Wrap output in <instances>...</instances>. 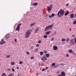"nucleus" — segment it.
Returning a JSON list of instances; mask_svg holds the SVG:
<instances>
[{
  "mask_svg": "<svg viewBox=\"0 0 76 76\" xmlns=\"http://www.w3.org/2000/svg\"><path fill=\"white\" fill-rule=\"evenodd\" d=\"M64 14V10L61 9L58 11L57 13V15L59 18H61V16H63Z\"/></svg>",
  "mask_w": 76,
  "mask_h": 76,
  "instance_id": "1",
  "label": "nucleus"
},
{
  "mask_svg": "<svg viewBox=\"0 0 76 76\" xmlns=\"http://www.w3.org/2000/svg\"><path fill=\"white\" fill-rule=\"evenodd\" d=\"M31 34V30L29 29L26 32V33L25 35V38H28L29 37V36L30 35V34Z\"/></svg>",
  "mask_w": 76,
  "mask_h": 76,
  "instance_id": "2",
  "label": "nucleus"
},
{
  "mask_svg": "<svg viewBox=\"0 0 76 76\" xmlns=\"http://www.w3.org/2000/svg\"><path fill=\"white\" fill-rule=\"evenodd\" d=\"M53 24L51 25H50L46 27L44 29L45 31H49L50 29H51V28L53 27Z\"/></svg>",
  "mask_w": 76,
  "mask_h": 76,
  "instance_id": "3",
  "label": "nucleus"
},
{
  "mask_svg": "<svg viewBox=\"0 0 76 76\" xmlns=\"http://www.w3.org/2000/svg\"><path fill=\"white\" fill-rule=\"evenodd\" d=\"M66 76V73L64 72H62L61 74H58L57 76Z\"/></svg>",
  "mask_w": 76,
  "mask_h": 76,
  "instance_id": "4",
  "label": "nucleus"
},
{
  "mask_svg": "<svg viewBox=\"0 0 76 76\" xmlns=\"http://www.w3.org/2000/svg\"><path fill=\"white\" fill-rule=\"evenodd\" d=\"M21 25H22V23H21L18 25L17 27V28L16 29V31H19V29H20V27Z\"/></svg>",
  "mask_w": 76,
  "mask_h": 76,
  "instance_id": "5",
  "label": "nucleus"
},
{
  "mask_svg": "<svg viewBox=\"0 0 76 76\" xmlns=\"http://www.w3.org/2000/svg\"><path fill=\"white\" fill-rule=\"evenodd\" d=\"M52 8H53V5H52V4H50V6L48 7V12H50Z\"/></svg>",
  "mask_w": 76,
  "mask_h": 76,
  "instance_id": "6",
  "label": "nucleus"
},
{
  "mask_svg": "<svg viewBox=\"0 0 76 76\" xmlns=\"http://www.w3.org/2000/svg\"><path fill=\"white\" fill-rule=\"evenodd\" d=\"M53 49L54 50H58V47L57 46L54 45L53 47Z\"/></svg>",
  "mask_w": 76,
  "mask_h": 76,
  "instance_id": "7",
  "label": "nucleus"
},
{
  "mask_svg": "<svg viewBox=\"0 0 76 76\" xmlns=\"http://www.w3.org/2000/svg\"><path fill=\"white\" fill-rule=\"evenodd\" d=\"M47 58L45 56H43L41 58V60L43 61L44 60H47Z\"/></svg>",
  "mask_w": 76,
  "mask_h": 76,
  "instance_id": "8",
  "label": "nucleus"
},
{
  "mask_svg": "<svg viewBox=\"0 0 76 76\" xmlns=\"http://www.w3.org/2000/svg\"><path fill=\"white\" fill-rule=\"evenodd\" d=\"M38 30H39V28H37L34 31V34H36Z\"/></svg>",
  "mask_w": 76,
  "mask_h": 76,
  "instance_id": "9",
  "label": "nucleus"
},
{
  "mask_svg": "<svg viewBox=\"0 0 76 76\" xmlns=\"http://www.w3.org/2000/svg\"><path fill=\"white\" fill-rule=\"evenodd\" d=\"M4 42H4V40H3V39H2L1 40V42L0 43V45H2V44H4Z\"/></svg>",
  "mask_w": 76,
  "mask_h": 76,
  "instance_id": "10",
  "label": "nucleus"
},
{
  "mask_svg": "<svg viewBox=\"0 0 76 76\" xmlns=\"http://www.w3.org/2000/svg\"><path fill=\"white\" fill-rule=\"evenodd\" d=\"M74 17V14H72L70 15V18H73Z\"/></svg>",
  "mask_w": 76,
  "mask_h": 76,
  "instance_id": "11",
  "label": "nucleus"
},
{
  "mask_svg": "<svg viewBox=\"0 0 76 76\" xmlns=\"http://www.w3.org/2000/svg\"><path fill=\"white\" fill-rule=\"evenodd\" d=\"M70 42L72 44H73V45H74V44H75L74 42H73V39H72L70 41Z\"/></svg>",
  "mask_w": 76,
  "mask_h": 76,
  "instance_id": "12",
  "label": "nucleus"
},
{
  "mask_svg": "<svg viewBox=\"0 0 76 76\" xmlns=\"http://www.w3.org/2000/svg\"><path fill=\"white\" fill-rule=\"evenodd\" d=\"M50 34V31H47L45 33L46 35H49Z\"/></svg>",
  "mask_w": 76,
  "mask_h": 76,
  "instance_id": "13",
  "label": "nucleus"
},
{
  "mask_svg": "<svg viewBox=\"0 0 76 76\" xmlns=\"http://www.w3.org/2000/svg\"><path fill=\"white\" fill-rule=\"evenodd\" d=\"M69 13V11L66 12L65 14V16H67Z\"/></svg>",
  "mask_w": 76,
  "mask_h": 76,
  "instance_id": "14",
  "label": "nucleus"
},
{
  "mask_svg": "<svg viewBox=\"0 0 76 76\" xmlns=\"http://www.w3.org/2000/svg\"><path fill=\"white\" fill-rule=\"evenodd\" d=\"M46 57H47V58H48L49 57H50V54H46Z\"/></svg>",
  "mask_w": 76,
  "mask_h": 76,
  "instance_id": "15",
  "label": "nucleus"
},
{
  "mask_svg": "<svg viewBox=\"0 0 76 76\" xmlns=\"http://www.w3.org/2000/svg\"><path fill=\"white\" fill-rule=\"evenodd\" d=\"M38 4V3L37 2L36 3H34L33 4V6H37V5Z\"/></svg>",
  "mask_w": 76,
  "mask_h": 76,
  "instance_id": "16",
  "label": "nucleus"
},
{
  "mask_svg": "<svg viewBox=\"0 0 76 76\" xmlns=\"http://www.w3.org/2000/svg\"><path fill=\"white\" fill-rule=\"evenodd\" d=\"M69 53H73V51L72 50H70L68 51Z\"/></svg>",
  "mask_w": 76,
  "mask_h": 76,
  "instance_id": "17",
  "label": "nucleus"
},
{
  "mask_svg": "<svg viewBox=\"0 0 76 76\" xmlns=\"http://www.w3.org/2000/svg\"><path fill=\"white\" fill-rule=\"evenodd\" d=\"M1 76H6V75L5 74V73H3L1 75Z\"/></svg>",
  "mask_w": 76,
  "mask_h": 76,
  "instance_id": "18",
  "label": "nucleus"
},
{
  "mask_svg": "<svg viewBox=\"0 0 76 76\" xmlns=\"http://www.w3.org/2000/svg\"><path fill=\"white\" fill-rule=\"evenodd\" d=\"M65 41H66V39H61V41H62V42Z\"/></svg>",
  "mask_w": 76,
  "mask_h": 76,
  "instance_id": "19",
  "label": "nucleus"
},
{
  "mask_svg": "<svg viewBox=\"0 0 76 76\" xmlns=\"http://www.w3.org/2000/svg\"><path fill=\"white\" fill-rule=\"evenodd\" d=\"M48 36L47 35H45V36H44L43 37L44 38H47L48 37Z\"/></svg>",
  "mask_w": 76,
  "mask_h": 76,
  "instance_id": "20",
  "label": "nucleus"
},
{
  "mask_svg": "<svg viewBox=\"0 0 76 76\" xmlns=\"http://www.w3.org/2000/svg\"><path fill=\"white\" fill-rule=\"evenodd\" d=\"M9 34H7L6 36V38H9Z\"/></svg>",
  "mask_w": 76,
  "mask_h": 76,
  "instance_id": "21",
  "label": "nucleus"
},
{
  "mask_svg": "<svg viewBox=\"0 0 76 76\" xmlns=\"http://www.w3.org/2000/svg\"><path fill=\"white\" fill-rule=\"evenodd\" d=\"M40 54L42 56V55H43V52H40Z\"/></svg>",
  "mask_w": 76,
  "mask_h": 76,
  "instance_id": "22",
  "label": "nucleus"
},
{
  "mask_svg": "<svg viewBox=\"0 0 76 76\" xmlns=\"http://www.w3.org/2000/svg\"><path fill=\"white\" fill-rule=\"evenodd\" d=\"M76 20H75V21H74L73 22V24L74 25H75V24H76Z\"/></svg>",
  "mask_w": 76,
  "mask_h": 76,
  "instance_id": "23",
  "label": "nucleus"
},
{
  "mask_svg": "<svg viewBox=\"0 0 76 76\" xmlns=\"http://www.w3.org/2000/svg\"><path fill=\"white\" fill-rule=\"evenodd\" d=\"M44 53H47V50H43Z\"/></svg>",
  "mask_w": 76,
  "mask_h": 76,
  "instance_id": "24",
  "label": "nucleus"
},
{
  "mask_svg": "<svg viewBox=\"0 0 76 76\" xmlns=\"http://www.w3.org/2000/svg\"><path fill=\"white\" fill-rule=\"evenodd\" d=\"M55 15V14L54 13H52L51 15V17H54V15Z\"/></svg>",
  "mask_w": 76,
  "mask_h": 76,
  "instance_id": "25",
  "label": "nucleus"
},
{
  "mask_svg": "<svg viewBox=\"0 0 76 76\" xmlns=\"http://www.w3.org/2000/svg\"><path fill=\"white\" fill-rule=\"evenodd\" d=\"M26 53L27 55H29V52H26Z\"/></svg>",
  "mask_w": 76,
  "mask_h": 76,
  "instance_id": "26",
  "label": "nucleus"
},
{
  "mask_svg": "<svg viewBox=\"0 0 76 76\" xmlns=\"http://www.w3.org/2000/svg\"><path fill=\"white\" fill-rule=\"evenodd\" d=\"M55 65H56V64L55 63H53L52 64V66H54Z\"/></svg>",
  "mask_w": 76,
  "mask_h": 76,
  "instance_id": "27",
  "label": "nucleus"
},
{
  "mask_svg": "<svg viewBox=\"0 0 76 76\" xmlns=\"http://www.w3.org/2000/svg\"><path fill=\"white\" fill-rule=\"evenodd\" d=\"M11 65H14V64H15V63L14 62H12L11 63Z\"/></svg>",
  "mask_w": 76,
  "mask_h": 76,
  "instance_id": "28",
  "label": "nucleus"
},
{
  "mask_svg": "<svg viewBox=\"0 0 76 76\" xmlns=\"http://www.w3.org/2000/svg\"><path fill=\"white\" fill-rule=\"evenodd\" d=\"M35 24V23H33L32 24H31V25H30V26H32L34 24Z\"/></svg>",
  "mask_w": 76,
  "mask_h": 76,
  "instance_id": "29",
  "label": "nucleus"
},
{
  "mask_svg": "<svg viewBox=\"0 0 76 76\" xmlns=\"http://www.w3.org/2000/svg\"><path fill=\"white\" fill-rule=\"evenodd\" d=\"M10 57V55L7 56H6V58H9Z\"/></svg>",
  "mask_w": 76,
  "mask_h": 76,
  "instance_id": "30",
  "label": "nucleus"
},
{
  "mask_svg": "<svg viewBox=\"0 0 76 76\" xmlns=\"http://www.w3.org/2000/svg\"><path fill=\"white\" fill-rule=\"evenodd\" d=\"M70 39L69 38H67V39L66 40V41L67 42H68V41H69V40Z\"/></svg>",
  "mask_w": 76,
  "mask_h": 76,
  "instance_id": "31",
  "label": "nucleus"
},
{
  "mask_svg": "<svg viewBox=\"0 0 76 76\" xmlns=\"http://www.w3.org/2000/svg\"><path fill=\"white\" fill-rule=\"evenodd\" d=\"M22 63H23V62H22L21 61H20L19 62V64H22Z\"/></svg>",
  "mask_w": 76,
  "mask_h": 76,
  "instance_id": "32",
  "label": "nucleus"
},
{
  "mask_svg": "<svg viewBox=\"0 0 76 76\" xmlns=\"http://www.w3.org/2000/svg\"><path fill=\"white\" fill-rule=\"evenodd\" d=\"M39 50V48H37L36 49V50L35 51V52H37V51H38V50Z\"/></svg>",
  "mask_w": 76,
  "mask_h": 76,
  "instance_id": "33",
  "label": "nucleus"
},
{
  "mask_svg": "<svg viewBox=\"0 0 76 76\" xmlns=\"http://www.w3.org/2000/svg\"><path fill=\"white\" fill-rule=\"evenodd\" d=\"M39 46V45L38 44L36 45V46L37 47H38Z\"/></svg>",
  "mask_w": 76,
  "mask_h": 76,
  "instance_id": "34",
  "label": "nucleus"
},
{
  "mask_svg": "<svg viewBox=\"0 0 76 76\" xmlns=\"http://www.w3.org/2000/svg\"><path fill=\"white\" fill-rule=\"evenodd\" d=\"M41 40H39L38 42V43H39V44H40V43H41Z\"/></svg>",
  "mask_w": 76,
  "mask_h": 76,
  "instance_id": "35",
  "label": "nucleus"
},
{
  "mask_svg": "<svg viewBox=\"0 0 76 76\" xmlns=\"http://www.w3.org/2000/svg\"><path fill=\"white\" fill-rule=\"evenodd\" d=\"M69 4L68 3V4H66V6H69Z\"/></svg>",
  "mask_w": 76,
  "mask_h": 76,
  "instance_id": "36",
  "label": "nucleus"
},
{
  "mask_svg": "<svg viewBox=\"0 0 76 76\" xmlns=\"http://www.w3.org/2000/svg\"><path fill=\"white\" fill-rule=\"evenodd\" d=\"M8 76H13V75H12V74H10V75H8Z\"/></svg>",
  "mask_w": 76,
  "mask_h": 76,
  "instance_id": "37",
  "label": "nucleus"
},
{
  "mask_svg": "<svg viewBox=\"0 0 76 76\" xmlns=\"http://www.w3.org/2000/svg\"><path fill=\"white\" fill-rule=\"evenodd\" d=\"M54 39L53 38H52L51 39V41H53Z\"/></svg>",
  "mask_w": 76,
  "mask_h": 76,
  "instance_id": "38",
  "label": "nucleus"
},
{
  "mask_svg": "<svg viewBox=\"0 0 76 76\" xmlns=\"http://www.w3.org/2000/svg\"><path fill=\"white\" fill-rule=\"evenodd\" d=\"M14 41H15V42H17V39H14Z\"/></svg>",
  "mask_w": 76,
  "mask_h": 76,
  "instance_id": "39",
  "label": "nucleus"
},
{
  "mask_svg": "<svg viewBox=\"0 0 76 76\" xmlns=\"http://www.w3.org/2000/svg\"><path fill=\"white\" fill-rule=\"evenodd\" d=\"M12 72H15V69H14L12 68Z\"/></svg>",
  "mask_w": 76,
  "mask_h": 76,
  "instance_id": "40",
  "label": "nucleus"
},
{
  "mask_svg": "<svg viewBox=\"0 0 76 76\" xmlns=\"http://www.w3.org/2000/svg\"><path fill=\"white\" fill-rule=\"evenodd\" d=\"M34 48V46H32L31 48V50H32V49H33V48Z\"/></svg>",
  "mask_w": 76,
  "mask_h": 76,
  "instance_id": "41",
  "label": "nucleus"
},
{
  "mask_svg": "<svg viewBox=\"0 0 76 76\" xmlns=\"http://www.w3.org/2000/svg\"><path fill=\"white\" fill-rule=\"evenodd\" d=\"M60 73V72L59 71H58L56 73L57 74H58V73Z\"/></svg>",
  "mask_w": 76,
  "mask_h": 76,
  "instance_id": "42",
  "label": "nucleus"
},
{
  "mask_svg": "<svg viewBox=\"0 0 76 76\" xmlns=\"http://www.w3.org/2000/svg\"><path fill=\"white\" fill-rule=\"evenodd\" d=\"M48 69V67H46L45 68V70H46V69Z\"/></svg>",
  "mask_w": 76,
  "mask_h": 76,
  "instance_id": "43",
  "label": "nucleus"
},
{
  "mask_svg": "<svg viewBox=\"0 0 76 76\" xmlns=\"http://www.w3.org/2000/svg\"><path fill=\"white\" fill-rule=\"evenodd\" d=\"M45 70V69H44V68L43 69H42V71H43V72H44V71Z\"/></svg>",
  "mask_w": 76,
  "mask_h": 76,
  "instance_id": "44",
  "label": "nucleus"
},
{
  "mask_svg": "<svg viewBox=\"0 0 76 76\" xmlns=\"http://www.w3.org/2000/svg\"><path fill=\"white\" fill-rule=\"evenodd\" d=\"M66 57H68L69 56V54H66Z\"/></svg>",
  "mask_w": 76,
  "mask_h": 76,
  "instance_id": "45",
  "label": "nucleus"
},
{
  "mask_svg": "<svg viewBox=\"0 0 76 76\" xmlns=\"http://www.w3.org/2000/svg\"><path fill=\"white\" fill-rule=\"evenodd\" d=\"M72 37H75V35L73 34L72 35Z\"/></svg>",
  "mask_w": 76,
  "mask_h": 76,
  "instance_id": "46",
  "label": "nucleus"
},
{
  "mask_svg": "<svg viewBox=\"0 0 76 76\" xmlns=\"http://www.w3.org/2000/svg\"><path fill=\"white\" fill-rule=\"evenodd\" d=\"M49 17L50 18H51V15H50Z\"/></svg>",
  "mask_w": 76,
  "mask_h": 76,
  "instance_id": "47",
  "label": "nucleus"
},
{
  "mask_svg": "<svg viewBox=\"0 0 76 76\" xmlns=\"http://www.w3.org/2000/svg\"><path fill=\"white\" fill-rule=\"evenodd\" d=\"M39 66H41V64L40 63L39 64Z\"/></svg>",
  "mask_w": 76,
  "mask_h": 76,
  "instance_id": "48",
  "label": "nucleus"
},
{
  "mask_svg": "<svg viewBox=\"0 0 76 76\" xmlns=\"http://www.w3.org/2000/svg\"><path fill=\"white\" fill-rule=\"evenodd\" d=\"M33 58H34V57H31V59H33Z\"/></svg>",
  "mask_w": 76,
  "mask_h": 76,
  "instance_id": "49",
  "label": "nucleus"
},
{
  "mask_svg": "<svg viewBox=\"0 0 76 76\" xmlns=\"http://www.w3.org/2000/svg\"><path fill=\"white\" fill-rule=\"evenodd\" d=\"M74 40L75 41H76V38H75V39H74Z\"/></svg>",
  "mask_w": 76,
  "mask_h": 76,
  "instance_id": "50",
  "label": "nucleus"
},
{
  "mask_svg": "<svg viewBox=\"0 0 76 76\" xmlns=\"http://www.w3.org/2000/svg\"><path fill=\"white\" fill-rule=\"evenodd\" d=\"M19 69V67H17V69Z\"/></svg>",
  "mask_w": 76,
  "mask_h": 76,
  "instance_id": "51",
  "label": "nucleus"
},
{
  "mask_svg": "<svg viewBox=\"0 0 76 76\" xmlns=\"http://www.w3.org/2000/svg\"><path fill=\"white\" fill-rule=\"evenodd\" d=\"M75 17H76V14L75 15Z\"/></svg>",
  "mask_w": 76,
  "mask_h": 76,
  "instance_id": "52",
  "label": "nucleus"
},
{
  "mask_svg": "<svg viewBox=\"0 0 76 76\" xmlns=\"http://www.w3.org/2000/svg\"><path fill=\"white\" fill-rule=\"evenodd\" d=\"M8 70H11V69H8Z\"/></svg>",
  "mask_w": 76,
  "mask_h": 76,
  "instance_id": "53",
  "label": "nucleus"
},
{
  "mask_svg": "<svg viewBox=\"0 0 76 76\" xmlns=\"http://www.w3.org/2000/svg\"><path fill=\"white\" fill-rule=\"evenodd\" d=\"M61 65H64V64H61Z\"/></svg>",
  "mask_w": 76,
  "mask_h": 76,
  "instance_id": "54",
  "label": "nucleus"
},
{
  "mask_svg": "<svg viewBox=\"0 0 76 76\" xmlns=\"http://www.w3.org/2000/svg\"><path fill=\"white\" fill-rule=\"evenodd\" d=\"M38 75V73H37V75Z\"/></svg>",
  "mask_w": 76,
  "mask_h": 76,
  "instance_id": "55",
  "label": "nucleus"
},
{
  "mask_svg": "<svg viewBox=\"0 0 76 76\" xmlns=\"http://www.w3.org/2000/svg\"><path fill=\"white\" fill-rule=\"evenodd\" d=\"M75 43H76V40H75Z\"/></svg>",
  "mask_w": 76,
  "mask_h": 76,
  "instance_id": "56",
  "label": "nucleus"
},
{
  "mask_svg": "<svg viewBox=\"0 0 76 76\" xmlns=\"http://www.w3.org/2000/svg\"><path fill=\"white\" fill-rule=\"evenodd\" d=\"M52 35H53V34H52Z\"/></svg>",
  "mask_w": 76,
  "mask_h": 76,
  "instance_id": "57",
  "label": "nucleus"
}]
</instances>
